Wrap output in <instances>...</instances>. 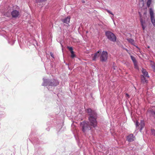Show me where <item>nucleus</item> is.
I'll use <instances>...</instances> for the list:
<instances>
[{
    "label": "nucleus",
    "instance_id": "1",
    "mask_svg": "<svg viewBox=\"0 0 155 155\" xmlns=\"http://www.w3.org/2000/svg\"><path fill=\"white\" fill-rule=\"evenodd\" d=\"M87 112L89 115L88 120L91 126L93 127H95L97 125V115L96 112L94 110H92L91 108L87 109Z\"/></svg>",
    "mask_w": 155,
    "mask_h": 155
},
{
    "label": "nucleus",
    "instance_id": "20",
    "mask_svg": "<svg viewBox=\"0 0 155 155\" xmlns=\"http://www.w3.org/2000/svg\"><path fill=\"white\" fill-rule=\"evenodd\" d=\"M151 3V2H147V5L148 7L149 8L150 7Z\"/></svg>",
    "mask_w": 155,
    "mask_h": 155
},
{
    "label": "nucleus",
    "instance_id": "19",
    "mask_svg": "<svg viewBox=\"0 0 155 155\" xmlns=\"http://www.w3.org/2000/svg\"><path fill=\"white\" fill-rule=\"evenodd\" d=\"M128 41L129 42L133 44L134 42V41L132 39L130 38L128 39Z\"/></svg>",
    "mask_w": 155,
    "mask_h": 155
},
{
    "label": "nucleus",
    "instance_id": "22",
    "mask_svg": "<svg viewBox=\"0 0 155 155\" xmlns=\"http://www.w3.org/2000/svg\"><path fill=\"white\" fill-rule=\"evenodd\" d=\"M68 48L69 50L71 51V52L72 51H73V49L72 47H68Z\"/></svg>",
    "mask_w": 155,
    "mask_h": 155
},
{
    "label": "nucleus",
    "instance_id": "14",
    "mask_svg": "<svg viewBox=\"0 0 155 155\" xmlns=\"http://www.w3.org/2000/svg\"><path fill=\"white\" fill-rule=\"evenodd\" d=\"M145 126V123L143 120H141L140 123V126L141 127L140 130H142V128H143Z\"/></svg>",
    "mask_w": 155,
    "mask_h": 155
},
{
    "label": "nucleus",
    "instance_id": "9",
    "mask_svg": "<svg viewBox=\"0 0 155 155\" xmlns=\"http://www.w3.org/2000/svg\"><path fill=\"white\" fill-rule=\"evenodd\" d=\"M19 15V11L16 10H14L11 12V15L13 18H17Z\"/></svg>",
    "mask_w": 155,
    "mask_h": 155
},
{
    "label": "nucleus",
    "instance_id": "28",
    "mask_svg": "<svg viewBox=\"0 0 155 155\" xmlns=\"http://www.w3.org/2000/svg\"><path fill=\"white\" fill-rule=\"evenodd\" d=\"M153 68L154 70V72H155V65L153 66Z\"/></svg>",
    "mask_w": 155,
    "mask_h": 155
},
{
    "label": "nucleus",
    "instance_id": "2",
    "mask_svg": "<svg viewBox=\"0 0 155 155\" xmlns=\"http://www.w3.org/2000/svg\"><path fill=\"white\" fill-rule=\"evenodd\" d=\"M59 84V82L57 80L53 79L51 80H45L44 81V85L45 86L49 85L51 86H55Z\"/></svg>",
    "mask_w": 155,
    "mask_h": 155
},
{
    "label": "nucleus",
    "instance_id": "21",
    "mask_svg": "<svg viewBox=\"0 0 155 155\" xmlns=\"http://www.w3.org/2000/svg\"><path fill=\"white\" fill-rule=\"evenodd\" d=\"M151 132L153 135L155 136V130L153 129H152L151 130Z\"/></svg>",
    "mask_w": 155,
    "mask_h": 155
},
{
    "label": "nucleus",
    "instance_id": "5",
    "mask_svg": "<svg viewBox=\"0 0 155 155\" xmlns=\"http://www.w3.org/2000/svg\"><path fill=\"white\" fill-rule=\"evenodd\" d=\"M149 12L150 14L151 22L154 26H155V19L153 9L151 8H150L149 9Z\"/></svg>",
    "mask_w": 155,
    "mask_h": 155
},
{
    "label": "nucleus",
    "instance_id": "31",
    "mask_svg": "<svg viewBox=\"0 0 155 155\" xmlns=\"http://www.w3.org/2000/svg\"><path fill=\"white\" fill-rule=\"evenodd\" d=\"M142 1H143V0H141Z\"/></svg>",
    "mask_w": 155,
    "mask_h": 155
},
{
    "label": "nucleus",
    "instance_id": "24",
    "mask_svg": "<svg viewBox=\"0 0 155 155\" xmlns=\"http://www.w3.org/2000/svg\"><path fill=\"white\" fill-rule=\"evenodd\" d=\"M107 12L109 14H111L112 15L114 16V14H113V13L110 11L109 10H107Z\"/></svg>",
    "mask_w": 155,
    "mask_h": 155
},
{
    "label": "nucleus",
    "instance_id": "10",
    "mask_svg": "<svg viewBox=\"0 0 155 155\" xmlns=\"http://www.w3.org/2000/svg\"><path fill=\"white\" fill-rule=\"evenodd\" d=\"M101 51H98L96 52L92 57V60L93 61H95L97 58L99 57L101 55Z\"/></svg>",
    "mask_w": 155,
    "mask_h": 155
},
{
    "label": "nucleus",
    "instance_id": "15",
    "mask_svg": "<svg viewBox=\"0 0 155 155\" xmlns=\"http://www.w3.org/2000/svg\"><path fill=\"white\" fill-rule=\"evenodd\" d=\"M130 57L133 63L136 62H137V61L135 57H134L132 55L130 56Z\"/></svg>",
    "mask_w": 155,
    "mask_h": 155
},
{
    "label": "nucleus",
    "instance_id": "3",
    "mask_svg": "<svg viewBox=\"0 0 155 155\" xmlns=\"http://www.w3.org/2000/svg\"><path fill=\"white\" fill-rule=\"evenodd\" d=\"M139 14L141 25L142 26L143 30H144L146 27L145 20L147 18V16L143 15H142L140 12H139Z\"/></svg>",
    "mask_w": 155,
    "mask_h": 155
},
{
    "label": "nucleus",
    "instance_id": "16",
    "mask_svg": "<svg viewBox=\"0 0 155 155\" xmlns=\"http://www.w3.org/2000/svg\"><path fill=\"white\" fill-rule=\"evenodd\" d=\"M151 113V114L153 115V116L155 117V112L153 110V109L150 110Z\"/></svg>",
    "mask_w": 155,
    "mask_h": 155
},
{
    "label": "nucleus",
    "instance_id": "8",
    "mask_svg": "<svg viewBox=\"0 0 155 155\" xmlns=\"http://www.w3.org/2000/svg\"><path fill=\"white\" fill-rule=\"evenodd\" d=\"M127 140L129 142L134 141L135 139V137L133 134H130L127 137Z\"/></svg>",
    "mask_w": 155,
    "mask_h": 155
},
{
    "label": "nucleus",
    "instance_id": "13",
    "mask_svg": "<svg viewBox=\"0 0 155 155\" xmlns=\"http://www.w3.org/2000/svg\"><path fill=\"white\" fill-rule=\"evenodd\" d=\"M145 77V76H144L143 75H141V82L143 83H147L148 82V81L146 79Z\"/></svg>",
    "mask_w": 155,
    "mask_h": 155
},
{
    "label": "nucleus",
    "instance_id": "25",
    "mask_svg": "<svg viewBox=\"0 0 155 155\" xmlns=\"http://www.w3.org/2000/svg\"><path fill=\"white\" fill-rule=\"evenodd\" d=\"M116 67L114 64H113L112 66V69L114 70H115L116 69Z\"/></svg>",
    "mask_w": 155,
    "mask_h": 155
},
{
    "label": "nucleus",
    "instance_id": "30",
    "mask_svg": "<svg viewBox=\"0 0 155 155\" xmlns=\"http://www.w3.org/2000/svg\"><path fill=\"white\" fill-rule=\"evenodd\" d=\"M147 2H151L152 0H148Z\"/></svg>",
    "mask_w": 155,
    "mask_h": 155
},
{
    "label": "nucleus",
    "instance_id": "4",
    "mask_svg": "<svg viewBox=\"0 0 155 155\" xmlns=\"http://www.w3.org/2000/svg\"><path fill=\"white\" fill-rule=\"evenodd\" d=\"M105 35L107 38L110 41L115 42L116 40V37L112 32L109 31L106 32Z\"/></svg>",
    "mask_w": 155,
    "mask_h": 155
},
{
    "label": "nucleus",
    "instance_id": "11",
    "mask_svg": "<svg viewBox=\"0 0 155 155\" xmlns=\"http://www.w3.org/2000/svg\"><path fill=\"white\" fill-rule=\"evenodd\" d=\"M71 17L70 16L67 17L64 19L62 20V21L64 23L68 24L70 22Z\"/></svg>",
    "mask_w": 155,
    "mask_h": 155
},
{
    "label": "nucleus",
    "instance_id": "27",
    "mask_svg": "<svg viewBox=\"0 0 155 155\" xmlns=\"http://www.w3.org/2000/svg\"><path fill=\"white\" fill-rule=\"evenodd\" d=\"M143 15L147 16V12L146 11L144 13H143Z\"/></svg>",
    "mask_w": 155,
    "mask_h": 155
},
{
    "label": "nucleus",
    "instance_id": "17",
    "mask_svg": "<svg viewBox=\"0 0 155 155\" xmlns=\"http://www.w3.org/2000/svg\"><path fill=\"white\" fill-rule=\"evenodd\" d=\"M134 68H136V69H138V66L137 65V62H136L134 63Z\"/></svg>",
    "mask_w": 155,
    "mask_h": 155
},
{
    "label": "nucleus",
    "instance_id": "6",
    "mask_svg": "<svg viewBox=\"0 0 155 155\" xmlns=\"http://www.w3.org/2000/svg\"><path fill=\"white\" fill-rule=\"evenodd\" d=\"M108 58V53L106 51H103L100 55V61L102 62H105Z\"/></svg>",
    "mask_w": 155,
    "mask_h": 155
},
{
    "label": "nucleus",
    "instance_id": "29",
    "mask_svg": "<svg viewBox=\"0 0 155 155\" xmlns=\"http://www.w3.org/2000/svg\"><path fill=\"white\" fill-rule=\"evenodd\" d=\"M126 96L127 97H129V95L127 94H126Z\"/></svg>",
    "mask_w": 155,
    "mask_h": 155
},
{
    "label": "nucleus",
    "instance_id": "7",
    "mask_svg": "<svg viewBox=\"0 0 155 155\" xmlns=\"http://www.w3.org/2000/svg\"><path fill=\"white\" fill-rule=\"evenodd\" d=\"M81 125L82 127V130L84 132L86 130H87L91 129V128L90 127L88 126L87 123L86 122H83L81 123Z\"/></svg>",
    "mask_w": 155,
    "mask_h": 155
},
{
    "label": "nucleus",
    "instance_id": "26",
    "mask_svg": "<svg viewBox=\"0 0 155 155\" xmlns=\"http://www.w3.org/2000/svg\"><path fill=\"white\" fill-rule=\"evenodd\" d=\"M50 54L52 57L53 58H54V55L52 52H51L50 53Z\"/></svg>",
    "mask_w": 155,
    "mask_h": 155
},
{
    "label": "nucleus",
    "instance_id": "12",
    "mask_svg": "<svg viewBox=\"0 0 155 155\" xmlns=\"http://www.w3.org/2000/svg\"><path fill=\"white\" fill-rule=\"evenodd\" d=\"M142 73L143 74V76L147 78H149V76L148 75V72L146 71L145 69L143 68L142 71Z\"/></svg>",
    "mask_w": 155,
    "mask_h": 155
},
{
    "label": "nucleus",
    "instance_id": "18",
    "mask_svg": "<svg viewBox=\"0 0 155 155\" xmlns=\"http://www.w3.org/2000/svg\"><path fill=\"white\" fill-rule=\"evenodd\" d=\"M71 52V57L73 58L75 56V55L74 54V52L73 51H72Z\"/></svg>",
    "mask_w": 155,
    "mask_h": 155
},
{
    "label": "nucleus",
    "instance_id": "23",
    "mask_svg": "<svg viewBox=\"0 0 155 155\" xmlns=\"http://www.w3.org/2000/svg\"><path fill=\"white\" fill-rule=\"evenodd\" d=\"M139 126H140V123H139V122L137 121L136 124V127H137Z\"/></svg>",
    "mask_w": 155,
    "mask_h": 155
}]
</instances>
